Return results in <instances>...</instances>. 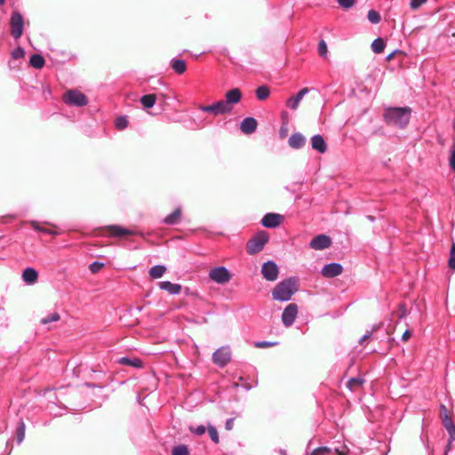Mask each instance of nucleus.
Masks as SVG:
<instances>
[{
	"mask_svg": "<svg viewBox=\"0 0 455 455\" xmlns=\"http://www.w3.org/2000/svg\"><path fill=\"white\" fill-rule=\"evenodd\" d=\"M411 114L409 107L388 108L384 112V121L387 125L403 129L409 124Z\"/></svg>",
	"mask_w": 455,
	"mask_h": 455,
	"instance_id": "f257e3e1",
	"label": "nucleus"
},
{
	"mask_svg": "<svg viewBox=\"0 0 455 455\" xmlns=\"http://www.w3.org/2000/svg\"><path fill=\"white\" fill-rule=\"evenodd\" d=\"M297 291L296 279L289 277L279 282L272 291L273 299L276 301H289Z\"/></svg>",
	"mask_w": 455,
	"mask_h": 455,
	"instance_id": "f03ea898",
	"label": "nucleus"
},
{
	"mask_svg": "<svg viewBox=\"0 0 455 455\" xmlns=\"http://www.w3.org/2000/svg\"><path fill=\"white\" fill-rule=\"evenodd\" d=\"M269 240L267 232L261 230L256 233L246 243V251L249 255H255L264 249V246Z\"/></svg>",
	"mask_w": 455,
	"mask_h": 455,
	"instance_id": "7ed1b4c3",
	"label": "nucleus"
},
{
	"mask_svg": "<svg viewBox=\"0 0 455 455\" xmlns=\"http://www.w3.org/2000/svg\"><path fill=\"white\" fill-rule=\"evenodd\" d=\"M63 100L67 105L74 107H84L88 104L87 97L78 90H68L63 96Z\"/></svg>",
	"mask_w": 455,
	"mask_h": 455,
	"instance_id": "20e7f679",
	"label": "nucleus"
},
{
	"mask_svg": "<svg viewBox=\"0 0 455 455\" xmlns=\"http://www.w3.org/2000/svg\"><path fill=\"white\" fill-rule=\"evenodd\" d=\"M11 35L18 40L21 37L24 29V19L19 11H13L10 17Z\"/></svg>",
	"mask_w": 455,
	"mask_h": 455,
	"instance_id": "39448f33",
	"label": "nucleus"
},
{
	"mask_svg": "<svg viewBox=\"0 0 455 455\" xmlns=\"http://www.w3.org/2000/svg\"><path fill=\"white\" fill-rule=\"evenodd\" d=\"M242 100V92L238 88H233L226 92L225 100H220L227 113L233 110V105L237 104Z\"/></svg>",
	"mask_w": 455,
	"mask_h": 455,
	"instance_id": "423d86ee",
	"label": "nucleus"
},
{
	"mask_svg": "<svg viewBox=\"0 0 455 455\" xmlns=\"http://www.w3.org/2000/svg\"><path fill=\"white\" fill-rule=\"evenodd\" d=\"M209 277L219 284H224L230 281L231 275L226 267H216L210 271Z\"/></svg>",
	"mask_w": 455,
	"mask_h": 455,
	"instance_id": "0eeeda50",
	"label": "nucleus"
},
{
	"mask_svg": "<svg viewBox=\"0 0 455 455\" xmlns=\"http://www.w3.org/2000/svg\"><path fill=\"white\" fill-rule=\"evenodd\" d=\"M279 269L277 264L273 260L264 262L261 267V275L264 279L274 282L278 277Z\"/></svg>",
	"mask_w": 455,
	"mask_h": 455,
	"instance_id": "6e6552de",
	"label": "nucleus"
},
{
	"mask_svg": "<svg viewBox=\"0 0 455 455\" xmlns=\"http://www.w3.org/2000/svg\"><path fill=\"white\" fill-rule=\"evenodd\" d=\"M231 358V352L228 347H221L212 354V361L220 367H225Z\"/></svg>",
	"mask_w": 455,
	"mask_h": 455,
	"instance_id": "1a4fd4ad",
	"label": "nucleus"
},
{
	"mask_svg": "<svg viewBox=\"0 0 455 455\" xmlns=\"http://www.w3.org/2000/svg\"><path fill=\"white\" fill-rule=\"evenodd\" d=\"M298 315V306L295 303H290L285 307L282 313V323L285 327L293 324Z\"/></svg>",
	"mask_w": 455,
	"mask_h": 455,
	"instance_id": "9d476101",
	"label": "nucleus"
},
{
	"mask_svg": "<svg viewBox=\"0 0 455 455\" xmlns=\"http://www.w3.org/2000/svg\"><path fill=\"white\" fill-rule=\"evenodd\" d=\"M283 216L278 213H266L260 220V224L267 228H275L283 221Z\"/></svg>",
	"mask_w": 455,
	"mask_h": 455,
	"instance_id": "9b49d317",
	"label": "nucleus"
},
{
	"mask_svg": "<svg viewBox=\"0 0 455 455\" xmlns=\"http://www.w3.org/2000/svg\"><path fill=\"white\" fill-rule=\"evenodd\" d=\"M331 244V239L327 235H317L309 243V247L316 251L327 249Z\"/></svg>",
	"mask_w": 455,
	"mask_h": 455,
	"instance_id": "f8f14e48",
	"label": "nucleus"
},
{
	"mask_svg": "<svg viewBox=\"0 0 455 455\" xmlns=\"http://www.w3.org/2000/svg\"><path fill=\"white\" fill-rule=\"evenodd\" d=\"M343 272V267L340 263L331 262L325 264L321 270L323 276L327 278L336 277L341 275Z\"/></svg>",
	"mask_w": 455,
	"mask_h": 455,
	"instance_id": "ddd939ff",
	"label": "nucleus"
},
{
	"mask_svg": "<svg viewBox=\"0 0 455 455\" xmlns=\"http://www.w3.org/2000/svg\"><path fill=\"white\" fill-rule=\"evenodd\" d=\"M105 229H107L110 235L115 237H120L124 235H143L142 233H136L129 228H124L119 225H109L105 227Z\"/></svg>",
	"mask_w": 455,
	"mask_h": 455,
	"instance_id": "4468645a",
	"label": "nucleus"
},
{
	"mask_svg": "<svg viewBox=\"0 0 455 455\" xmlns=\"http://www.w3.org/2000/svg\"><path fill=\"white\" fill-rule=\"evenodd\" d=\"M198 109L203 112L212 114L213 116H220V115L228 114L227 111L225 110L222 103L220 102V100H218V101L212 103V105H208V106L200 105L198 107Z\"/></svg>",
	"mask_w": 455,
	"mask_h": 455,
	"instance_id": "2eb2a0df",
	"label": "nucleus"
},
{
	"mask_svg": "<svg viewBox=\"0 0 455 455\" xmlns=\"http://www.w3.org/2000/svg\"><path fill=\"white\" fill-rule=\"evenodd\" d=\"M309 92V89L305 87L299 90L296 95L290 97L286 101L287 108L296 110L299 105V102L303 99V97L307 94Z\"/></svg>",
	"mask_w": 455,
	"mask_h": 455,
	"instance_id": "dca6fc26",
	"label": "nucleus"
},
{
	"mask_svg": "<svg viewBox=\"0 0 455 455\" xmlns=\"http://www.w3.org/2000/svg\"><path fill=\"white\" fill-rule=\"evenodd\" d=\"M258 126V122L254 117H245L240 124V129L244 134L253 133Z\"/></svg>",
	"mask_w": 455,
	"mask_h": 455,
	"instance_id": "f3484780",
	"label": "nucleus"
},
{
	"mask_svg": "<svg viewBox=\"0 0 455 455\" xmlns=\"http://www.w3.org/2000/svg\"><path fill=\"white\" fill-rule=\"evenodd\" d=\"M311 148L318 153L323 154L327 150V145L323 137L320 134H315L311 137Z\"/></svg>",
	"mask_w": 455,
	"mask_h": 455,
	"instance_id": "a211bd4d",
	"label": "nucleus"
},
{
	"mask_svg": "<svg viewBox=\"0 0 455 455\" xmlns=\"http://www.w3.org/2000/svg\"><path fill=\"white\" fill-rule=\"evenodd\" d=\"M288 144L291 148L299 149L305 146L306 138L300 132H294L290 136Z\"/></svg>",
	"mask_w": 455,
	"mask_h": 455,
	"instance_id": "6ab92c4d",
	"label": "nucleus"
},
{
	"mask_svg": "<svg viewBox=\"0 0 455 455\" xmlns=\"http://www.w3.org/2000/svg\"><path fill=\"white\" fill-rule=\"evenodd\" d=\"M22 280L28 285L35 284L38 279V272L34 268L28 267L22 271Z\"/></svg>",
	"mask_w": 455,
	"mask_h": 455,
	"instance_id": "aec40b11",
	"label": "nucleus"
},
{
	"mask_svg": "<svg viewBox=\"0 0 455 455\" xmlns=\"http://www.w3.org/2000/svg\"><path fill=\"white\" fill-rule=\"evenodd\" d=\"M117 363L121 365L131 366L135 369H141L144 366L143 361L138 357L123 356L117 359Z\"/></svg>",
	"mask_w": 455,
	"mask_h": 455,
	"instance_id": "412c9836",
	"label": "nucleus"
},
{
	"mask_svg": "<svg viewBox=\"0 0 455 455\" xmlns=\"http://www.w3.org/2000/svg\"><path fill=\"white\" fill-rule=\"evenodd\" d=\"M181 208H176L172 213L168 214L163 220L162 223L164 225L173 226L180 222L181 219Z\"/></svg>",
	"mask_w": 455,
	"mask_h": 455,
	"instance_id": "4be33fe9",
	"label": "nucleus"
},
{
	"mask_svg": "<svg viewBox=\"0 0 455 455\" xmlns=\"http://www.w3.org/2000/svg\"><path fill=\"white\" fill-rule=\"evenodd\" d=\"M159 287L168 291L172 295H177L181 291V285L179 283H173L170 281H164L159 283Z\"/></svg>",
	"mask_w": 455,
	"mask_h": 455,
	"instance_id": "5701e85b",
	"label": "nucleus"
},
{
	"mask_svg": "<svg viewBox=\"0 0 455 455\" xmlns=\"http://www.w3.org/2000/svg\"><path fill=\"white\" fill-rule=\"evenodd\" d=\"M157 95L155 93L145 94L140 99V102L145 109H149L154 107L156 102Z\"/></svg>",
	"mask_w": 455,
	"mask_h": 455,
	"instance_id": "b1692460",
	"label": "nucleus"
},
{
	"mask_svg": "<svg viewBox=\"0 0 455 455\" xmlns=\"http://www.w3.org/2000/svg\"><path fill=\"white\" fill-rule=\"evenodd\" d=\"M171 67L179 75L185 73L187 70V64L185 60L178 58H172L171 60Z\"/></svg>",
	"mask_w": 455,
	"mask_h": 455,
	"instance_id": "393cba45",
	"label": "nucleus"
},
{
	"mask_svg": "<svg viewBox=\"0 0 455 455\" xmlns=\"http://www.w3.org/2000/svg\"><path fill=\"white\" fill-rule=\"evenodd\" d=\"M165 271H166L165 266L155 265L149 269L148 273H149L150 277H152L153 279H158L164 275Z\"/></svg>",
	"mask_w": 455,
	"mask_h": 455,
	"instance_id": "a878e982",
	"label": "nucleus"
},
{
	"mask_svg": "<svg viewBox=\"0 0 455 455\" xmlns=\"http://www.w3.org/2000/svg\"><path fill=\"white\" fill-rule=\"evenodd\" d=\"M29 64L33 68L40 69L44 66L45 60L42 55L33 54V55H31L30 59H29Z\"/></svg>",
	"mask_w": 455,
	"mask_h": 455,
	"instance_id": "bb28decb",
	"label": "nucleus"
},
{
	"mask_svg": "<svg viewBox=\"0 0 455 455\" xmlns=\"http://www.w3.org/2000/svg\"><path fill=\"white\" fill-rule=\"evenodd\" d=\"M26 426L22 419H20L16 427L17 443L20 444L25 438Z\"/></svg>",
	"mask_w": 455,
	"mask_h": 455,
	"instance_id": "cd10ccee",
	"label": "nucleus"
},
{
	"mask_svg": "<svg viewBox=\"0 0 455 455\" xmlns=\"http://www.w3.org/2000/svg\"><path fill=\"white\" fill-rule=\"evenodd\" d=\"M385 47L386 44L381 37L374 39L373 42L371 43V50L374 53L379 54L383 52Z\"/></svg>",
	"mask_w": 455,
	"mask_h": 455,
	"instance_id": "c85d7f7f",
	"label": "nucleus"
},
{
	"mask_svg": "<svg viewBox=\"0 0 455 455\" xmlns=\"http://www.w3.org/2000/svg\"><path fill=\"white\" fill-rule=\"evenodd\" d=\"M269 93H270L269 88L265 84L259 86L255 92L256 97L259 100H264L267 99L269 96Z\"/></svg>",
	"mask_w": 455,
	"mask_h": 455,
	"instance_id": "c756f323",
	"label": "nucleus"
},
{
	"mask_svg": "<svg viewBox=\"0 0 455 455\" xmlns=\"http://www.w3.org/2000/svg\"><path fill=\"white\" fill-rule=\"evenodd\" d=\"M172 455H189L188 446L186 444H179L172 448Z\"/></svg>",
	"mask_w": 455,
	"mask_h": 455,
	"instance_id": "7c9ffc66",
	"label": "nucleus"
},
{
	"mask_svg": "<svg viewBox=\"0 0 455 455\" xmlns=\"http://www.w3.org/2000/svg\"><path fill=\"white\" fill-rule=\"evenodd\" d=\"M60 319V316L59 313L52 312L50 315H48L47 316L43 317L40 320V323L43 325H46V324L53 323V322H58Z\"/></svg>",
	"mask_w": 455,
	"mask_h": 455,
	"instance_id": "2f4dec72",
	"label": "nucleus"
},
{
	"mask_svg": "<svg viewBox=\"0 0 455 455\" xmlns=\"http://www.w3.org/2000/svg\"><path fill=\"white\" fill-rule=\"evenodd\" d=\"M363 384V379L354 377V378L349 379V380L347 383V387L349 390L353 391L356 387H361Z\"/></svg>",
	"mask_w": 455,
	"mask_h": 455,
	"instance_id": "473e14b6",
	"label": "nucleus"
},
{
	"mask_svg": "<svg viewBox=\"0 0 455 455\" xmlns=\"http://www.w3.org/2000/svg\"><path fill=\"white\" fill-rule=\"evenodd\" d=\"M367 19L371 24H378L381 20V16L379 12L371 9L368 12Z\"/></svg>",
	"mask_w": 455,
	"mask_h": 455,
	"instance_id": "72a5a7b5",
	"label": "nucleus"
},
{
	"mask_svg": "<svg viewBox=\"0 0 455 455\" xmlns=\"http://www.w3.org/2000/svg\"><path fill=\"white\" fill-rule=\"evenodd\" d=\"M207 430H208V433H209V435H210V438L212 439V441L215 444H218L220 443V437H219V433H218L216 427L214 426H212V424H209L207 427Z\"/></svg>",
	"mask_w": 455,
	"mask_h": 455,
	"instance_id": "f704fd0d",
	"label": "nucleus"
},
{
	"mask_svg": "<svg viewBox=\"0 0 455 455\" xmlns=\"http://www.w3.org/2000/svg\"><path fill=\"white\" fill-rule=\"evenodd\" d=\"M115 125L116 129L122 131L128 126V119L126 116H120L116 119Z\"/></svg>",
	"mask_w": 455,
	"mask_h": 455,
	"instance_id": "c9c22d12",
	"label": "nucleus"
},
{
	"mask_svg": "<svg viewBox=\"0 0 455 455\" xmlns=\"http://www.w3.org/2000/svg\"><path fill=\"white\" fill-rule=\"evenodd\" d=\"M206 429H207V427H205L204 425H199L197 427H194V426H189L188 427V430L192 434H194V435H196L197 436H201V435H204L205 432H206Z\"/></svg>",
	"mask_w": 455,
	"mask_h": 455,
	"instance_id": "e433bc0d",
	"label": "nucleus"
},
{
	"mask_svg": "<svg viewBox=\"0 0 455 455\" xmlns=\"http://www.w3.org/2000/svg\"><path fill=\"white\" fill-rule=\"evenodd\" d=\"M449 267L455 271V243L451 244V250H450V258L448 261Z\"/></svg>",
	"mask_w": 455,
	"mask_h": 455,
	"instance_id": "4c0bfd02",
	"label": "nucleus"
},
{
	"mask_svg": "<svg viewBox=\"0 0 455 455\" xmlns=\"http://www.w3.org/2000/svg\"><path fill=\"white\" fill-rule=\"evenodd\" d=\"M331 451V450L329 447L321 446L313 450L310 455H328Z\"/></svg>",
	"mask_w": 455,
	"mask_h": 455,
	"instance_id": "58836bf2",
	"label": "nucleus"
},
{
	"mask_svg": "<svg viewBox=\"0 0 455 455\" xmlns=\"http://www.w3.org/2000/svg\"><path fill=\"white\" fill-rule=\"evenodd\" d=\"M336 1L339 4V5L344 10H348V9L352 8L355 4V0H336Z\"/></svg>",
	"mask_w": 455,
	"mask_h": 455,
	"instance_id": "ea45409f",
	"label": "nucleus"
},
{
	"mask_svg": "<svg viewBox=\"0 0 455 455\" xmlns=\"http://www.w3.org/2000/svg\"><path fill=\"white\" fill-rule=\"evenodd\" d=\"M25 55V51L22 47L18 46L12 52V57L15 60H19L23 58Z\"/></svg>",
	"mask_w": 455,
	"mask_h": 455,
	"instance_id": "a19ab883",
	"label": "nucleus"
},
{
	"mask_svg": "<svg viewBox=\"0 0 455 455\" xmlns=\"http://www.w3.org/2000/svg\"><path fill=\"white\" fill-rule=\"evenodd\" d=\"M327 44L323 40H321L318 45V52L322 57H325L327 55Z\"/></svg>",
	"mask_w": 455,
	"mask_h": 455,
	"instance_id": "79ce46f5",
	"label": "nucleus"
},
{
	"mask_svg": "<svg viewBox=\"0 0 455 455\" xmlns=\"http://www.w3.org/2000/svg\"><path fill=\"white\" fill-rule=\"evenodd\" d=\"M276 344H277V342H270V341L262 340V341L256 342L255 347H259V348H265V347H273Z\"/></svg>",
	"mask_w": 455,
	"mask_h": 455,
	"instance_id": "37998d69",
	"label": "nucleus"
},
{
	"mask_svg": "<svg viewBox=\"0 0 455 455\" xmlns=\"http://www.w3.org/2000/svg\"><path fill=\"white\" fill-rule=\"evenodd\" d=\"M103 263L101 262H99V261H94L92 262L91 265H90V270L92 272V273H96L98 271L100 270V268L103 267Z\"/></svg>",
	"mask_w": 455,
	"mask_h": 455,
	"instance_id": "c03bdc74",
	"label": "nucleus"
},
{
	"mask_svg": "<svg viewBox=\"0 0 455 455\" xmlns=\"http://www.w3.org/2000/svg\"><path fill=\"white\" fill-rule=\"evenodd\" d=\"M427 0H411L410 6L411 9L416 10L419 8Z\"/></svg>",
	"mask_w": 455,
	"mask_h": 455,
	"instance_id": "a18cd8bd",
	"label": "nucleus"
},
{
	"mask_svg": "<svg viewBox=\"0 0 455 455\" xmlns=\"http://www.w3.org/2000/svg\"><path fill=\"white\" fill-rule=\"evenodd\" d=\"M454 441H455V429L453 430V432L449 433V440H448V443H447L446 450H445V455L450 451L451 445Z\"/></svg>",
	"mask_w": 455,
	"mask_h": 455,
	"instance_id": "49530a36",
	"label": "nucleus"
},
{
	"mask_svg": "<svg viewBox=\"0 0 455 455\" xmlns=\"http://www.w3.org/2000/svg\"><path fill=\"white\" fill-rule=\"evenodd\" d=\"M42 94H43V97L45 99V100H48L51 98L52 96V92H51V89L48 85H43L42 86Z\"/></svg>",
	"mask_w": 455,
	"mask_h": 455,
	"instance_id": "de8ad7c7",
	"label": "nucleus"
},
{
	"mask_svg": "<svg viewBox=\"0 0 455 455\" xmlns=\"http://www.w3.org/2000/svg\"><path fill=\"white\" fill-rule=\"evenodd\" d=\"M450 166L455 172V145L452 147L451 150Z\"/></svg>",
	"mask_w": 455,
	"mask_h": 455,
	"instance_id": "09e8293b",
	"label": "nucleus"
},
{
	"mask_svg": "<svg viewBox=\"0 0 455 455\" xmlns=\"http://www.w3.org/2000/svg\"><path fill=\"white\" fill-rule=\"evenodd\" d=\"M442 423H443V427H445L448 425L453 424V421H452V419L448 414H444L442 416Z\"/></svg>",
	"mask_w": 455,
	"mask_h": 455,
	"instance_id": "8fccbe9b",
	"label": "nucleus"
},
{
	"mask_svg": "<svg viewBox=\"0 0 455 455\" xmlns=\"http://www.w3.org/2000/svg\"><path fill=\"white\" fill-rule=\"evenodd\" d=\"M41 233L51 235H58L60 234V232H58L54 229L45 228H42Z\"/></svg>",
	"mask_w": 455,
	"mask_h": 455,
	"instance_id": "3c124183",
	"label": "nucleus"
},
{
	"mask_svg": "<svg viewBox=\"0 0 455 455\" xmlns=\"http://www.w3.org/2000/svg\"><path fill=\"white\" fill-rule=\"evenodd\" d=\"M29 224L34 230L41 233L43 227H41L37 221L31 220V221H29Z\"/></svg>",
	"mask_w": 455,
	"mask_h": 455,
	"instance_id": "603ef678",
	"label": "nucleus"
},
{
	"mask_svg": "<svg viewBox=\"0 0 455 455\" xmlns=\"http://www.w3.org/2000/svg\"><path fill=\"white\" fill-rule=\"evenodd\" d=\"M234 427V419H228L225 423V428L227 430H231Z\"/></svg>",
	"mask_w": 455,
	"mask_h": 455,
	"instance_id": "864d4df0",
	"label": "nucleus"
},
{
	"mask_svg": "<svg viewBox=\"0 0 455 455\" xmlns=\"http://www.w3.org/2000/svg\"><path fill=\"white\" fill-rule=\"evenodd\" d=\"M411 331H410V330H406V331L403 333V335H402V340H403V341H407V340L410 339V337H411Z\"/></svg>",
	"mask_w": 455,
	"mask_h": 455,
	"instance_id": "5fc2aeb1",
	"label": "nucleus"
},
{
	"mask_svg": "<svg viewBox=\"0 0 455 455\" xmlns=\"http://www.w3.org/2000/svg\"><path fill=\"white\" fill-rule=\"evenodd\" d=\"M399 310H400V313H401V317H404L406 315H407V309H406V307L404 304H401L399 306Z\"/></svg>",
	"mask_w": 455,
	"mask_h": 455,
	"instance_id": "6e6d98bb",
	"label": "nucleus"
},
{
	"mask_svg": "<svg viewBox=\"0 0 455 455\" xmlns=\"http://www.w3.org/2000/svg\"><path fill=\"white\" fill-rule=\"evenodd\" d=\"M371 335V331H368L367 333H365L360 339H359V343H363L364 340H366L367 339H369Z\"/></svg>",
	"mask_w": 455,
	"mask_h": 455,
	"instance_id": "4d7b16f0",
	"label": "nucleus"
},
{
	"mask_svg": "<svg viewBox=\"0 0 455 455\" xmlns=\"http://www.w3.org/2000/svg\"><path fill=\"white\" fill-rule=\"evenodd\" d=\"M47 392L49 393V395H48L49 403H52V405H55L56 403L53 401V399L52 397V395H54V393H52L50 390H47Z\"/></svg>",
	"mask_w": 455,
	"mask_h": 455,
	"instance_id": "13d9d810",
	"label": "nucleus"
},
{
	"mask_svg": "<svg viewBox=\"0 0 455 455\" xmlns=\"http://www.w3.org/2000/svg\"><path fill=\"white\" fill-rule=\"evenodd\" d=\"M441 417L444 414H447V408L444 404L440 405Z\"/></svg>",
	"mask_w": 455,
	"mask_h": 455,
	"instance_id": "bf43d9fd",
	"label": "nucleus"
},
{
	"mask_svg": "<svg viewBox=\"0 0 455 455\" xmlns=\"http://www.w3.org/2000/svg\"><path fill=\"white\" fill-rule=\"evenodd\" d=\"M445 429L447 430L448 433H451V432H453V430H455V425L454 423L451 424V425H448L445 427Z\"/></svg>",
	"mask_w": 455,
	"mask_h": 455,
	"instance_id": "052dcab7",
	"label": "nucleus"
},
{
	"mask_svg": "<svg viewBox=\"0 0 455 455\" xmlns=\"http://www.w3.org/2000/svg\"><path fill=\"white\" fill-rule=\"evenodd\" d=\"M399 52L398 50H395L393 51L391 53H389L387 56V60H390L393 59L394 55L395 54V52Z\"/></svg>",
	"mask_w": 455,
	"mask_h": 455,
	"instance_id": "680f3d73",
	"label": "nucleus"
},
{
	"mask_svg": "<svg viewBox=\"0 0 455 455\" xmlns=\"http://www.w3.org/2000/svg\"><path fill=\"white\" fill-rule=\"evenodd\" d=\"M241 386L246 390H250L251 388V386L249 384H243Z\"/></svg>",
	"mask_w": 455,
	"mask_h": 455,
	"instance_id": "e2e57ef3",
	"label": "nucleus"
},
{
	"mask_svg": "<svg viewBox=\"0 0 455 455\" xmlns=\"http://www.w3.org/2000/svg\"><path fill=\"white\" fill-rule=\"evenodd\" d=\"M366 218H367V220H369L371 222H373L375 220V218L371 215H367Z\"/></svg>",
	"mask_w": 455,
	"mask_h": 455,
	"instance_id": "0e129e2a",
	"label": "nucleus"
},
{
	"mask_svg": "<svg viewBox=\"0 0 455 455\" xmlns=\"http://www.w3.org/2000/svg\"><path fill=\"white\" fill-rule=\"evenodd\" d=\"M159 99H161V100H163L164 101V100H167V97H166V95L161 93V94H159Z\"/></svg>",
	"mask_w": 455,
	"mask_h": 455,
	"instance_id": "69168bd1",
	"label": "nucleus"
},
{
	"mask_svg": "<svg viewBox=\"0 0 455 455\" xmlns=\"http://www.w3.org/2000/svg\"><path fill=\"white\" fill-rule=\"evenodd\" d=\"M278 452H279L281 455H286V451H285V450H283V449H279Z\"/></svg>",
	"mask_w": 455,
	"mask_h": 455,
	"instance_id": "338daca9",
	"label": "nucleus"
},
{
	"mask_svg": "<svg viewBox=\"0 0 455 455\" xmlns=\"http://www.w3.org/2000/svg\"><path fill=\"white\" fill-rule=\"evenodd\" d=\"M233 387H234L235 388H237V387H240V384H239V383H235V384L233 385Z\"/></svg>",
	"mask_w": 455,
	"mask_h": 455,
	"instance_id": "774afa93",
	"label": "nucleus"
}]
</instances>
